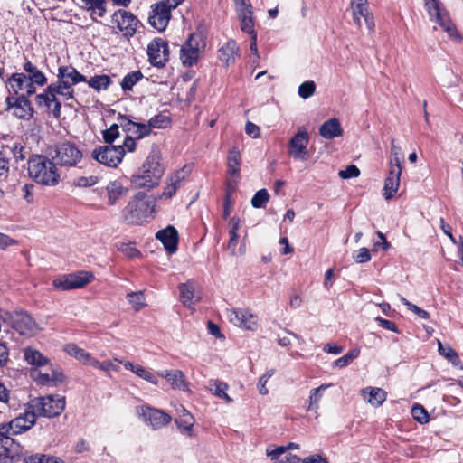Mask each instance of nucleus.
<instances>
[{
    "label": "nucleus",
    "mask_w": 463,
    "mask_h": 463,
    "mask_svg": "<svg viewBox=\"0 0 463 463\" xmlns=\"http://www.w3.org/2000/svg\"><path fill=\"white\" fill-rule=\"evenodd\" d=\"M165 171L161 152L154 146L142 165L131 176V185L134 189L149 191L159 184Z\"/></svg>",
    "instance_id": "nucleus-1"
},
{
    "label": "nucleus",
    "mask_w": 463,
    "mask_h": 463,
    "mask_svg": "<svg viewBox=\"0 0 463 463\" xmlns=\"http://www.w3.org/2000/svg\"><path fill=\"white\" fill-rule=\"evenodd\" d=\"M156 198L145 192L137 193L121 212L123 222L141 225L154 218Z\"/></svg>",
    "instance_id": "nucleus-2"
},
{
    "label": "nucleus",
    "mask_w": 463,
    "mask_h": 463,
    "mask_svg": "<svg viewBox=\"0 0 463 463\" xmlns=\"http://www.w3.org/2000/svg\"><path fill=\"white\" fill-rule=\"evenodd\" d=\"M74 85L70 80L58 79V80L50 83L43 93L35 97V102L37 106L52 110L53 116H60L61 102L58 96H61L63 100L73 99Z\"/></svg>",
    "instance_id": "nucleus-3"
},
{
    "label": "nucleus",
    "mask_w": 463,
    "mask_h": 463,
    "mask_svg": "<svg viewBox=\"0 0 463 463\" xmlns=\"http://www.w3.org/2000/svg\"><path fill=\"white\" fill-rule=\"evenodd\" d=\"M9 92L5 99L7 110L15 108L22 112L30 113L33 116V109L29 101L32 95H28V80L24 72L13 73L6 80Z\"/></svg>",
    "instance_id": "nucleus-4"
},
{
    "label": "nucleus",
    "mask_w": 463,
    "mask_h": 463,
    "mask_svg": "<svg viewBox=\"0 0 463 463\" xmlns=\"http://www.w3.org/2000/svg\"><path fill=\"white\" fill-rule=\"evenodd\" d=\"M29 176L37 184L55 186L60 182V175L56 165L42 155H35L28 160Z\"/></svg>",
    "instance_id": "nucleus-5"
},
{
    "label": "nucleus",
    "mask_w": 463,
    "mask_h": 463,
    "mask_svg": "<svg viewBox=\"0 0 463 463\" xmlns=\"http://www.w3.org/2000/svg\"><path fill=\"white\" fill-rule=\"evenodd\" d=\"M65 397L59 395H47L37 397L28 402L35 418H53L59 416L65 409Z\"/></svg>",
    "instance_id": "nucleus-6"
},
{
    "label": "nucleus",
    "mask_w": 463,
    "mask_h": 463,
    "mask_svg": "<svg viewBox=\"0 0 463 463\" xmlns=\"http://www.w3.org/2000/svg\"><path fill=\"white\" fill-rule=\"evenodd\" d=\"M136 412L147 426L156 430L165 427L172 420V416L163 410L149 405L136 407Z\"/></svg>",
    "instance_id": "nucleus-7"
},
{
    "label": "nucleus",
    "mask_w": 463,
    "mask_h": 463,
    "mask_svg": "<svg viewBox=\"0 0 463 463\" xmlns=\"http://www.w3.org/2000/svg\"><path fill=\"white\" fill-rule=\"evenodd\" d=\"M36 422V418L27 404L26 410L20 416L0 426V436L5 434L18 435L30 430Z\"/></svg>",
    "instance_id": "nucleus-8"
},
{
    "label": "nucleus",
    "mask_w": 463,
    "mask_h": 463,
    "mask_svg": "<svg viewBox=\"0 0 463 463\" xmlns=\"http://www.w3.org/2000/svg\"><path fill=\"white\" fill-rule=\"evenodd\" d=\"M125 156V148L118 145H105L95 148L92 156L108 167H117Z\"/></svg>",
    "instance_id": "nucleus-9"
},
{
    "label": "nucleus",
    "mask_w": 463,
    "mask_h": 463,
    "mask_svg": "<svg viewBox=\"0 0 463 463\" xmlns=\"http://www.w3.org/2000/svg\"><path fill=\"white\" fill-rule=\"evenodd\" d=\"M308 143L309 134L307 129L305 127H299L297 133L288 141V155L295 160H307L309 157L307 151Z\"/></svg>",
    "instance_id": "nucleus-10"
},
{
    "label": "nucleus",
    "mask_w": 463,
    "mask_h": 463,
    "mask_svg": "<svg viewBox=\"0 0 463 463\" xmlns=\"http://www.w3.org/2000/svg\"><path fill=\"white\" fill-rule=\"evenodd\" d=\"M24 455V448L10 434L0 436V463L19 462Z\"/></svg>",
    "instance_id": "nucleus-11"
},
{
    "label": "nucleus",
    "mask_w": 463,
    "mask_h": 463,
    "mask_svg": "<svg viewBox=\"0 0 463 463\" xmlns=\"http://www.w3.org/2000/svg\"><path fill=\"white\" fill-rule=\"evenodd\" d=\"M82 153L78 146L71 142H62L56 146L53 160L61 166H76L81 160Z\"/></svg>",
    "instance_id": "nucleus-12"
},
{
    "label": "nucleus",
    "mask_w": 463,
    "mask_h": 463,
    "mask_svg": "<svg viewBox=\"0 0 463 463\" xmlns=\"http://www.w3.org/2000/svg\"><path fill=\"white\" fill-rule=\"evenodd\" d=\"M111 22L117 24V28L123 33V36L129 40L138 28L140 21L131 12L125 9H118L111 15Z\"/></svg>",
    "instance_id": "nucleus-13"
},
{
    "label": "nucleus",
    "mask_w": 463,
    "mask_h": 463,
    "mask_svg": "<svg viewBox=\"0 0 463 463\" xmlns=\"http://www.w3.org/2000/svg\"><path fill=\"white\" fill-rule=\"evenodd\" d=\"M148 16L149 24L158 32H164L171 19V12L174 10L165 1H159L150 6Z\"/></svg>",
    "instance_id": "nucleus-14"
},
{
    "label": "nucleus",
    "mask_w": 463,
    "mask_h": 463,
    "mask_svg": "<svg viewBox=\"0 0 463 463\" xmlns=\"http://www.w3.org/2000/svg\"><path fill=\"white\" fill-rule=\"evenodd\" d=\"M148 61L154 67L163 68L169 61L168 43L162 38L153 39L147 46Z\"/></svg>",
    "instance_id": "nucleus-15"
},
{
    "label": "nucleus",
    "mask_w": 463,
    "mask_h": 463,
    "mask_svg": "<svg viewBox=\"0 0 463 463\" xmlns=\"http://www.w3.org/2000/svg\"><path fill=\"white\" fill-rule=\"evenodd\" d=\"M92 278L91 273L83 271L78 274H67L53 279L52 286L54 288L63 291L80 288L90 283Z\"/></svg>",
    "instance_id": "nucleus-16"
},
{
    "label": "nucleus",
    "mask_w": 463,
    "mask_h": 463,
    "mask_svg": "<svg viewBox=\"0 0 463 463\" xmlns=\"http://www.w3.org/2000/svg\"><path fill=\"white\" fill-rule=\"evenodd\" d=\"M227 317L236 326L251 331L257 327V317L249 309H227Z\"/></svg>",
    "instance_id": "nucleus-17"
},
{
    "label": "nucleus",
    "mask_w": 463,
    "mask_h": 463,
    "mask_svg": "<svg viewBox=\"0 0 463 463\" xmlns=\"http://www.w3.org/2000/svg\"><path fill=\"white\" fill-rule=\"evenodd\" d=\"M241 156L237 147L233 146L229 150L227 156V175L230 178L227 181V186L230 189H235L241 178Z\"/></svg>",
    "instance_id": "nucleus-18"
},
{
    "label": "nucleus",
    "mask_w": 463,
    "mask_h": 463,
    "mask_svg": "<svg viewBox=\"0 0 463 463\" xmlns=\"http://www.w3.org/2000/svg\"><path fill=\"white\" fill-rule=\"evenodd\" d=\"M13 327L24 336H33L41 329L35 320L26 312H16L13 318Z\"/></svg>",
    "instance_id": "nucleus-19"
},
{
    "label": "nucleus",
    "mask_w": 463,
    "mask_h": 463,
    "mask_svg": "<svg viewBox=\"0 0 463 463\" xmlns=\"http://www.w3.org/2000/svg\"><path fill=\"white\" fill-rule=\"evenodd\" d=\"M25 71L28 80V95H33L36 93L35 85L44 86L47 83V77L45 74L37 68L31 61L26 60L22 66Z\"/></svg>",
    "instance_id": "nucleus-20"
},
{
    "label": "nucleus",
    "mask_w": 463,
    "mask_h": 463,
    "mask_svg": "<svg viewBox=\"0 0 463 463\" xmlns=\"http://www.w3.org/2000/svg\"><path fill=\"white\" fill-rule=\"evenodd\" d=\"M198 35L192 33L180 50V59L184 66H193L199 58Z\"/></svg>",
    "instance_id": "nucleus-21"
},
{
    "label": "nucleus",
    "mask_w": 463,
    "mask_h": 463,
    "mask_svg": "<svg viewBox=\"0 0 463 463\" xmlns=\"http://www.w3.org/2000/svg\"><path fill=\"white\" fill-rule=\"evenodd\" d=\"M188 173L189 169L184 166L170 175L167 177L166 184L163 193L159 195V198L165 200L171 199L175 194L177 189L180 187L182 182L185 179Z\"/></svg>",
    "instance_id": "nucleus-22"
},
{
    "label": "nucleus",
    "mask_w": 463,
    "mask_h": 463,
    "mask_svg": "<svg viewBox=\"0 0 463 463\" xmlns=\"http://www.w3.org/2000/svg\"><path fill=\"white\" fill-rule=\"evenodd\" d=\"M156 238L162 242L166 251L170 254L176 252L178 245L177 230L168 225L166 228L159 230L156 233Z\"/></svg>",
    "instance_id": "nucleus-23"
},
{
    "label": "nucleus",
    "mask_w": 463,
    "mask_h": 463,
    "mask_svg": "<svg viewBox=\"0 0 463 463\" xmlns=\"http://www.w3.org/2000/svg\"><path fill=\"white\" fill-rule=\"evenodd\" d=\"M77 5L90 14L93 22L102 18L107 13V0H80Z\"/></svg>",
    "instance_id": "nucleus-24"
},
{
    "label": "nucleus",
    "mask_w": 463,
    "mask_h": 463,
    "mask_svg": "<svg viewBox=\"0 0 463 463\" xmlns=\"http://www.w3.org/2000/svg\"><path fill=\"white\" fill-rule=\"evenodd\" d=\"M402 174V167L390 166L389 175L384 182V193L383 195L385 199L389 200L394 196L397 193L398 187L400 185V177Z\"/></svg>",
    "instance_id": "nucleus-25"
},
{
    "label": "nucleus",
    "mask_w": 463,
    "mask_h": 463,
    "mask_svg": "<svg viewBox=\"0 0 463 463\" xmlns=\"http://www.w3.org/2000/svg\"><path fill=\"white\" fill-rule=\"evenodd\" d=\"M158 375L165 378L173 389L188 391V383L184 373L180 370H165L158 373Z\"/></svg>",
    "instance_id": "nucleus-26"
},
{
    "label": "nucleus",
    "mask_w": 463,
    "mask_h": 463,
    "mask_svg": "<svg viewBox=\"0 0 463 463\" xmlns=\"http://www.w3.org/2000/svg\"><path fill=\"white\" fill-rule=\"evenodd\" d=\"M319 134L326 139H333L343 135V129L336 118H330L319 128Z\"/></svg>",
    "instance_id": "nucleus-27"
},
{
    "label": "nucleus",
    "mask_w": 463,
    "mask_h": 463,
    "mask_svg": "<svg viewBox=\"0 0 463 463\" xmlns=\"http://www.w3.org/2000/svg\"><path fill=\"white\" fill-rule=\"evenodd\" d=\"M239 57V48L234 40L231 39L227 41L220 49H219V59L221 61L224 62L226 66L231 63H233L236 59Z\"/></svg>",
    "instance_id": "nucleus-28"
},
{
    "label": "nucleus",
    "mask_w": 463,
    "mask_h": 463,
    "mask_svg": "<svg viewBox=\"0 0 463 463\" xmlns=\"http://www.w3.org/2000/svg\"><path fill=\"white\" fill-rule=\"evenodd\" d=\"M183 414L175 419V422L182 434L192 437L194 435V416L184 407L181 406Z\"/></svg>",
    "instance_id": "nucleus-29"
},
{
    "label": "nucleus",
    "mask_w": 463,
    "mask_h": 463,
    "mask_svg": "<svg viewBox=\"0 0 463 463\" xmlns=\"http://www.w3.org/2000/svg\"><path fill=\"white\" fill-rule=\"evenodd\" d=\"M439 25L448 33L450 39L455 41H461L462 37L457 31L456 26L451 22L449 14L447 10L441 12L434 20Z\"/></svg>",
    "instance_id": "nucleus-30"
},
{
    "label": "nucleus",
    "mask_w": 463,
    "mask_h": 463,
    "mask_svg": "<svg viewBox=\"0 0 463 463\" xmlns=\"http://www.w3.org/2000/svg\"><path fill=\"white\" fill-rule=\"evenodd\" d=\"M114 361H116L119 364H123L124 367L127 370L133 372L138 377L149 382L150 383L155 384V385H156L158 383L157 377L154 373H152L150 371L146 369L145 367H143L139 364H134L133 363H131L129 361L123 362L117 358H115Z\"/></svg>",
    "instance_id": "nucleus-31"
},
{
    "label": "nucleus",
    "mask_w": 463,
    "mask_h": 463,
    "mask_svg": "<svg viewBox=\"0 0 463 463\" xmlns=\"http://www.w3.org/2000/svg\"><path fill=\"white\" fill-rule=\"evenodd\" d=\"M57 79L70 80L71 84L87 81L86 77L71 65L60 66L58 68Z\"/></svg>",
    "instance_id": "nucleus-32"
},
{
    "label": "nucleus",
    "mask_w": 463,
    "mask_h": 463,
    "mask_svg": "<svg viewBox=\"0 0 463 463\" xmlns=\"http://www.w3.org/2000/svg\"><path fill=\"white\" fill-rule=\"evenodd\" d=\"M106 191L108 194V203L114 205L128 192V188L124 187L119 181L115 180L107 184Z\"/></svg>",
    "instance_id": "nucleus-33"
},
{
    "label": "nucleus",
    "mask_w": 463,
    "mask_h": 463,
    "mask_svg": "<svg viewBox=\"0 0 463 463\" xmlns=\"http://www.w3.org/2000/svg\"><path fill=\"white\" fill-rule=\"evenodd\" d=\"M24 360L31 365L43 366L47 364L48 358L40 351L32 347H26L24 350Z\"/></svg>",
    "instance_id": "nucleus-34"
},
{
    "label": "nucleus",
    "mask_w": 463,
    "mask_h": 463,
    "mask_svg": "<svg viewBox=\"0 0 463 463\" xmlns=\"http://www.w3.org/2000/svg\"><path fill=\"white\" fill-rule=\"evenodd\" d=\"M331 385V383L321 384L320 386L314 388L310 391L307 411H314L317 412V411L319 408V402L323 397L324 392Z\"/></svg>",
    "instance_id": "nucleus-35"
},
{
    "label": "nucleus",
    "mask_w": 463,
    "mask_h": 463,
    "mask_svg": "<svg viewBox=\"0 0 463 463\" xmlns=\"http://www.w3.org/2000/svg\"><path fill=\"white\" fill-rule=\"evenodd\" d=\"M210 392L220 399H223L226 402H232V398L227 394L228 384L219 380H212L209 382Z\"/></svg>",
    "instance_id": "nucleus-36"
},
{
    "label": "nucleus",
    "mask_w": 463,
    "mask_h": 463,
    "mask_svg": "<svg viewBox=\"0 0 463 463\" xmlns=\"http://www.w3.org/2000/svg\"><path fill=\"white\" fill-rule=\"evenodd\" d=\"M89 87L94 89L97 91L107 90L111 84L112 80L109 76L106 74L95 75L86 81Z\"/></svg>",
    "instance_id": "nucleus-37"
},
{
    "label": "nucleus",
    "mask_w": 463,
    "mask_h": 463,
    "mask_svg": "<svg viewBox=\"0 0 463 463\" xmlns=\"http://www.w3.org/2000/svg\"><path fill=\"white\" fill-rule=\"evenodd\" d=\"M241 30L250 35L257 33L254 29L253 11L238 14Z\"/></svg>",
    "instance_id": "nucleus-38"
},
{
    "label": "nucleus",
    "mask_w": 463,
    "mask_h": 463,
    "mask_svg": "<svg viewBox=\"0 0 463 463\" xmlns=\"http://www.w3.org/2000/svg\"><path fill=\"white\" fill-rule=\"evenodd\" d=\"M64 351L71 356L74 357L83 364L90 359V354L80 348L76 344H67L64 346Z\"/></svg>",
    "instance_id": "nucleus-39"
},
{
    "label": "nucleus",
    "mask_w": 463,
    "mask_h": 463,
    "mask_svg": "<svg viewBox=\"0 0 463 463\" xmlns=\"http://www.w3.org/2000/svg\"><path fill=\"white\" fill-rule=\"evenodd\" d=\"M127 129L128 132L136 136V138H143L148 136L151 131L149 126L145 123H137L132 120L128 121Z\"/></svg>",
    "instance_id": "nucleus-40"
},
{
    "label": "nucleus",
    "mask_w": 463,
    "mask_h": 463,
    "mask_svg": "<svg viewBox=\"0 0 463 463\" xmlns=\"http://www.w3.org/2000/svg\"><path fill=\"white\" fill-rule=\"evenodd\" d=\"M180 300L188 307L194 304V287L191 283H184L179 286Z\"/></svg>",
    "instance_id": "nucleus-41"
},
{
    "label": "nucleus",
    "mask_w": 463,
    "mask_h": 463,
    "mask_svg": "<svg viewBox=\"0 0 463 463\" xmlns=\"http://www.w3.org/2000/svg\"><path fill=\"white\" fill-rule=\"evenodd\" d=\"M143 73L140 71H134L128 72L124 76L120 83L124 91L131 90L133 87L143 78Z\"/></svg>",
    "instance_id": "nucleus-42"
},
{
    "label": "nucleus",
    "mask_w": 463,
    "mask_h": 463,
    "mask_svg": "<svg viewBox=\"0 0 463 463\" xmlns=\"http://www.w3.org/2000/svg\"><path fill=\"white\" fill-rule=\"evenodd\" d=\"M424 5L430 17V20H434V18L441 14V12L446 10L440 0H424Z\"/></svg>",
    "instance_id": "nucleus-43"
},
{
    "label": "nucleus",
    "mask_w": 463,
    "mask_h": 463,
    "mask_svg": "<svg viewBox=\"0 0 463 463\" xmlns=\"http://www.w3.org/2000/svg\"><path fill=\"white\" fill-rule=\"evenodd\" d=\"M386 400V392L381 388H369L368 402L373 405L380 406Z\"/></svg>",
    "instance_id": "nucleus-44"
},
{
    "label": "nucleus",
    "mask_w": 463,
    "mask_h": 463,
    "mask_svg": "<svg viewBox=\"0 0 463 463\" xmlns=\"http://www.w3.org/2000/svg\"><path fill=\"white\" fill-rule=\"evenodd\" d=\"M360 354V350L357 348L349 350L345 355L338 358L335 362V365L339 368H344L350 364Z\"/></svg>",
    "instance_id": "nucleus-45"
},
{
    "label": "nucleus",
    "mask_w": 463,
    "mask_h": 463,
    "mask_svg": "<svg viewBox=\"0 0 463 463\" xmlns=\"http://www.w3.org/2000/svg\"><path fill=\"white\" fill-rule=\"evenodd\" d=\"M269 200V194L266 189L259 190L251 199V205L254 208H261Z\"/></svg>",
    "instance_id": "nucleus-46"
},
{
    "label": "nucleus",
    "mask_w": 463,
    "mask_h": 463,
    "mask_svg": "<svg viewBox=\"0 0 463 463\" xmlns=\"http://www.w3.org/2000/svg\"><path fill=\"white\" fill-rule=\"evenodd\" d=\"M411 415L418 422L424 424L429 421V414L425 408L420 404L413 405L411 409Z\"/></svg>",
    "instance_id": "nucleus-47"
},
{
    "label": "nucleus",
    "mask_w": 463,
    "mask_h": 463,
    "mask_svg": "<svg viewBox=\"0 0 463 463\" xmlns=\"http://www.w3.org/2000/svg\"><path fill=\"white\" fill-rule=\"evenodd\" d=\"M401 302L408 307L411 311H412L415 315H417L419 317L422 319H429L430 314L426 310L420 308V307L412 304L408 299H406L404 297H400Z\"/></svg>",
    "instance_id": "nucleus-48"
},
{
    "label": "nucleus",
    "mask_w": 463,
    "mask_h": 463,
    "mask_svg": "<svg viewBox=\"0 0 463 463\" xmlns=\"http://www.w3.org/2000/svg\"><path fill=\"white\" fill-rule=\"evenodd\" d=\"M127 298L136 310L145 307V298L141 291L128 293Z\"/></svg>",
    "instance_id": "nucleus-49"
},
{
    "label": "nucleus",
    "mask_w": 463,
    "mask_h": 463,
    "mask_svg": "<svg viewBox=\"0 0 463 463\" xmlns=\"http://www.w3.org/2000/svg\"><path fill=\"white\" fill-rule=\"evenodd\" d=\"M316 90V84L313 80H307L299 85L298 87V95L302 99L310 98Z\"/></svg>",
    "instance_id": "nucleus-50"
},
{
    "label": "nucleus",
    "mask_w": 463,
    "mask_h": 463,
    "mask_svg": "<svg viewBox=\"0 0 463 463\" xmlns=\"http://www.w3.org/2000/svg\"><path fill=\"white\" fill-rule=\"evenodd\" d=\"M119 137L118 126L112 124L109 128L103 131V138L107 145H112L114 140Z\"/></svg>",
    "instance_id": "nucleus-51"
},
{
    "label": "nucleus",
    "mask_w": 463,
    "mask_h": 463,
    "mask_svg": "<svg viewBox=\"0 0 463 463\" xmlns=\"http://www.w3.org/2000/svg\"><path fill=\"white\" fill-rule=\"evenodd\" d=\"M171 123V118H150L147 122L149 129L152 132L153 128H165Z\"/></svg>",
    "instance_id": "nucleus-52"
},
{
    "label": "nucleus",
    "mask_w": 463,
    "mask_h": 463,
    "mask_svg": "<svg viewBox=\"0 0 463 463\" xmlns=\"http://www.w3.org/2000/svg\"><path fill=\"white\" fill-rule=\"evenodd\" d=\"M369 13L366 5L353 6L354 21L358 26H361V18H364Z\"/></svg>",
    "instance_id": "nucleus-53"
},
{
    "label": "nucleus",
    "mask_w": 463,
    "mask_h": 463,
    "mask_svg": "<svg viewBox=\"0 0 463 463\" xmlns=\"http://www.w3.org/2000/svg\"><path fill=\"white\" fill-rule=\"evenodd\" d=\"M98 183V177L95 175L80 176L74 180V184L79 187H90Z\"/></svg>",
    "instance_id": "nucleus-54"
},
{
    "label": "nucleus",
    "mask_w": 463,
    "mask_h": 463,
    "mask_svg": "<svg viewBox=\"0 0 463 463\" xmlns=\"http://www.w3.org/2000/svg\"><path fill=\"white\" fill-rule=\"evenodd\" d=\"M359 175L360 170L355 165H349L345 169L339 172V176L343 179L357 177Z\"/></svg>",
    "instance_id": "nucleus-55"
},
{
    "label": "nucleus",
    "mask_w": 463,
    "mask_h": 463,
    "mask_svg": "<svg viewBox=\"0 0 463 463\" xmlns=\"http://www.w3.org/2000/svg\"><path fill=\"white\" fill-rule=\"evenodd\" d=\"M35 185L33 184H25L22 187V197L29 203L33 202V194Z\"/></svg>",
    "instance_id": "nucleus-56"
},
{
    "label": "nucleus",
    "mask_w": 463,
    "mask_h": 463,
    "mask_svg": "<svg viewBox=\"0 0 463 463\" xmlns=\"http://www.w3.org/2000/svg\"><path fill=\"white\" fill-rule=\"evenodd\" d=\"M233 191H234V189H231V188L229 189L227 187L226 195H225L224 202H223V214H222L223 219H227L231 213L232 206V201L231 198V194Z\"/></svg>",
    "instance_id": "nucleus-57"
},
{
    "label": "nucleus",
    "mask_w": 463,
    "mask_h": 463,
    "mask_svg": "<svg viewBox=\"0 0 463 463\" xmlns=\"http://www.w3.org/2000/svg\"><path fill=\"white\" fill-rule=\"evenodd\" d=\"M375 321L383 328H384L386 330H390V331L397 333V334H400V330H399L398 326L395 325V323H393L390 320L384 319L381 317H376Z\"/></svg>",
    "instance_id": "nucleus-58"
},
{
    "label": "nucleus",
    "mask_w": 463,
    "mask_h": 463,
    "mask_svg": "<svg viewBox=\"0 0 463 463\" xmlns=\"http://www.w3.org/2000/svg\"><path fill=\"white\" fill-rule=\"evenodd\" d=\"M354 259L357 263H366L371 260V254L367 248L363 247L359 249L356 255H354Z\"/></svg>",
    "instance_id": "nucleus-59"
},
{
    "label": "nucleus",
    "mask_w": 463,
    "mask_h": 463,
    "mask_svg": "<svg viewBox=\"0 0 463 463\" xmlns=\"http://www.w3.org/2000/svg\"><path fill=\"white\" fill-rule=\"evenodd\" d=\"M237 14H242L252 11V5L250 0H234Z\"/></svg>",
    "instance_id": "nucleus-60"
},
{
    "label": "nucleus",
    "mask_w": 463,
    "mask_h": 463,
    "mask_svg": "<svg viewBox=\"0 0 463 463\" xmlns=\"http://www.w3.org/2000/svg\"><path fill=\"white\" fill-rule=\"evenodd\" d=\"M287 450V448L284 446L276 447L275 449H271L270 448H268L266 450V454L268 457L270 458L272 461L277 460L279 456L284 454Z\"/></svg>",
    "instance_id": "nucleus-61"
},
{
    "label": "nucleus",
    "mask_w": 463,
    "mask_h": 463,
    "mask_svg": "<svg viewBox=\"0 0 463 463\" xmlns=\"http://www.w3.org/2000/svg\"><path fill=\"white\" fill-rule=\"evenodd\" d=\"M9 361V349L5 343L0 342V367H4Z\"/></svg>",
    "instance_id": "nucleus-62"
},
{
    "label": "nucleus",
    "mask_w": 463,
    "mask_h": 463,
    "mask_svg": "<svg viewBox=\"0 0 463 463\" xmlns=\"http://www.w3.org/2000/svg\"><path fill=\"white\" fill-rule=\"evenodd\" d=\"M245 131L252 138H258L260 135V128L250 121L246 123Z\"/></svg>",
    "instance_id": "nucleus-63"
},
{
    "label": "nucleus",
    "mask_w": 463,
    "mask_h": 463,
    "mask_svg": "<svg viewBox=\"0 0 463 463\" xmlns=\"http://www.w3.org/2000/svg\"><path fill=\"white\" fill-rule=\"evenodd\" d=\"M120 250L129 258H135L140 255L139 250L135 248L132 244H123L120 247Z\"/></svg>",
    "instance_id": "nucleus-64"
}]
</instances>
